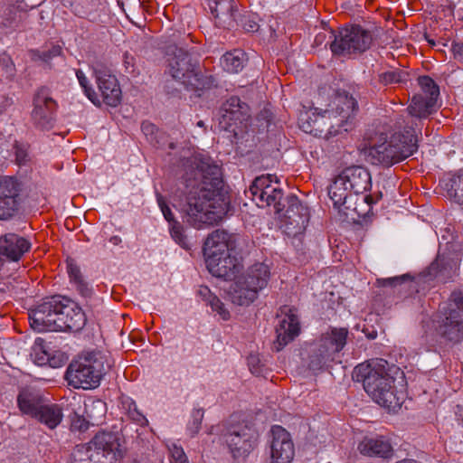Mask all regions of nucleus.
<instances>
[{
  "instance_id": "35",
  "label": "nucleus",
  "mask_w": 463,
  "mask_h": 463,
  "mask_svg": "<svg viewBox=\"0 0 463 463\" xmlns=\"http://www.w3.org/2000/svg\"><path fill=\"white\" fill-rule=\"evenodd\" d=\"M119 401L121 410L131 421L141 427H145L148 424V420L138 409L137 402L131 397L122 394Z\"/></svg>"
},
{
  "instance_id": "27",
  "label": "nucleus",
  "mask_w": 463,
  "mask_h": 463,
  "mask_svg": "<svg viewBox=\"0 0 463 463\" xmlns=\"http://www.w3.org/2000/svg\"><path fill=\"white\" fill-rule=\"evenodd\" d=\"M214 23L219 27L232 28L236 19L233 0H204Z\"/></svg>"
},
{
  "instance_id": "56",
  "label": "nucleus",
  "mask_w": 463,
  "mask_h": 463,
  "mask_svg": "<svg viewBox=\"0 0 463 463\" xmlns=\"http://www.w3.org/2000/svg\"><path fill=\"white\" fill-rule=\"evenodd\" d=\"M364 201L365 203L369 205V206H372L373 204L376 203L377 200H374L373 198L372 195H366L364 196Z\"/></svg>"
},
{
  "instance_id": "17",
  "label": "nucleus",
  "mask_w": 463,
  "mask_h": 463,
  "mask_svg": "<svg viewBox=\"0 0 463 463\" xmlns=\"http://www.w3.org/2000/svg\"><path fill=\"white\" fill-rule=\"evenodd\" d=\"M33 109L31 118L33 126L41 130L51 129L55 122L56 101L51 97L49 89L41 87L33 99Z\"/></svg>"
},
{
  "instance_id": "57",
  "label": "nucleus",
  "mask_w": 463,
  "mask_h": 463,
  "mask_svg": "<svg viewBox=\"0 0 463 463\" xmlns=\"http://www.w3.org/2000/svg\"><path fill=\"white\" fill-rule=\"evenodd\" d=\"M110 242H112L114 245H118V243L121 242V238L119 236H112L110 238Z\"/></svg>"
},
{
  "instance_id": "58",
  "label": "nucleus",
  "mask_w": 463,
  "mask_h": 463,
  "mask_svg": "<svg viewBox=\"0 0 463 463\" xmlns=\"http://www.w3.org/2000/svg\"><path fill=\"white\" fill-rule=\"evenodd\" d=\"M377 336V332L376 331H373L372 333H370L367 337L370 338V339H374L376 338Z\"/></svg>"
},
{
  "instance_id": "37",
  "label": "nucleus",
  "mask_w": 463,
  "mask_h": 463,
  "mask_svg": "<svg viewBox=\"0 0 463 463\" xmlns=\"http://www.w3.org/2000/svg\"><path fill=\"white\" fill-rule=\"evenodd\" d=\"M380 83L383 85L404 83L409 80V73L402 69H392L378 74Z\"/></svg>"
},
{
  "instance_id": "23",
  "label": "nucleus",
  "mask_w": 463,
  "mask_h": 463,
  "mask_svg": "<svg viewBox=\"0 0 463 463\" xmlns=\"http://www.w3.org/2000/svg\"><path fill=\"white\" fill-rule=\"evenodd\" d=\"M281 313L284 316L279 318V324L276 326L277 340L275 347L277 351H280L289 342L293 341L300 332V322L294 310L284 307L281 308Z\"/></svg>"
},
{
  "instance_id": "13",
  "label": "nucleus",
  "mask_w": 463,
  "mask_h": 463,
  "mask_svg": "<svg viewBox=\"0 0 463 463\" xmlns=\"http://www.w3.org/2000/svg\"><path fill=\"white\" fill-rule=\"evenodd\" d=\"M278 179L272 175H262L254 179L250 186L249 193L252 201L259 207L273 205L277 214L285 209L283 191L278 185Z\"/></svg>"
},
{
  "instance_id": "9",
  "label": "nucleus",
  "mask_w": 463,
  "mask_h": 463,
  "mask_svg": "<svg viewBox=\"0 0 463 463\" xmlns=\"http://www.w3.org/2000/svg\"><path fill=\"white\" fill-rule=\"evenodd\" d=\"M104 374L103 356L100 353L91 352L80 355L70 364L66 379L74 388L90 390L99 385Z\"/></svg>"
},
{
  "instance_id": "50",
  "label": "nucleus",
  "mask_w": 463,
  "mask_h": 463,
  "mask_svg": "<svg viewBox=\"0 0 463 463\" xmlns=\"http://www.w3.org/2000/svg\"><path fill=\"white\" fill-rule=\"evenodd\" d=\"M141 130L150 142H153L156 139V134L158 132L156 126L149 121L142 122Z\"/></svg>"
},
{
  "instance_id": "53",
  "label": "nucleus",
  "mask_w": 463,
  "mask_h": 463,
  "mask_svg": "<svg viewBox=\"0 0 463 463\" xmlns=\"http://www.w3.org/2000/svg\"><path fill=\"white\" fill-rule=\"evenodd\" d=\"M248 365L251 373L259 375L261 373V366L260 364V359L255 354H250L247 358Z\"/></svg>"
},
{
  "instance_id": "41",
  "label": "nucleus",
  "mask_w": 463,
  "mask_h": 463,
  "mask_svg": "<svg viewBox=\"0 0 463 463\" xmlns=\"http://www.w3.org/2000/svg\"><path fill=\"white\" fill-rule=\"evenodd\" d=\"M203 416L204 411L202 408L193 409L186 427V430L191 437H194L199 433Z\"/></svg>"
},
{
  "instance_id": "18",
  "label": "nucleus",
  "mask_w": 463,
  "mask_h": 463,
  "mask_svg": "<svg viewBox=\"0 0 463 463\" xmlns=\"http://www.w3.org/2000/svg\"><path fill=\"white\" fill-rule=\"evenodd\" d=\"M21 184L17 178L0 176V221L14 217L21 205Z\"/></svg>"
},
{
  "instance_id": "11",
  "label": "nucleus",
  "mask_w": 463,
  "mask_h": 463,
  "mask_svg": "<svg viewBox=\"0 0 463 463\" xmlns=\"http://www.w3.org/2000/svg\"><path fill=\"white\" fill-rule=\"evenodd\" d=\"M349 331L345 327H330L322 334L317 348L309 356L308 367L312 371H321L329 366L345 346Z\"/></svg>"
},
{
  "instance_id": "8",
  "label": "nucleus",
  "mask_w": 463,
  "mask_h": 463,
  "mask_svg": "<svg viewBox=\"0 0 463 463\" xmlns=\"http://www.w3.org/2000/svg\"><path fill=\"white\" fill-rule=\"evenodd\" d=\"M269 275V267L264 263L250 266L245 274L236 277L231 285L229 296L232 302L238 306H250L267 287Z\"/></svg>"
},
{
  "instance_id": "52",
  "label": "nucleus",
  "mask_w": 463,
  "mask_h": 463,
  "mask_svg": "<svg viewBox=\"0 0 463 463\" xmlns=\"http://www.w3.org/2000/svg\"><path fill=\"white\" fill-rule=\"evenodd\" d=\"M14 149H15V151H14L15 159H16L18 165H25L29 160V156H28V153H27V150L24 147V146L15 144Z\"/></svg>"
},
{
  "instance_id": "5",
  "label": "nucleus",
  "mask_w": 463,
  "mask_h": 463,
  "mask_svg": "<svg viewBox=\"0 0 463 463\" xmlns=\"http://www.w3.org/2000/svg\"><path fill=\"white\" fill-rule=\"evenodd\" d=\"M426 336L437 342L438 336L450 342L463 338V293L453 291L447 304L430 321L425 322Z\"/></svg>"
},
{
  "instance_id": "2",
  "label": "nucleus",
  "mask_w": 463,
  "mask_h": 463,
  "mask_svg": "<svg viewBox=\"0 0 463 463\" xmlns=\"http://www.w3.org/2000/svg\"><path fill=\"white\" fill-rule=\"evenodd\" d=\"M394 374L400 375L401 382H404V374L400 368L390 366L384 359H375L356 365L353 379L363 383L364 391L376 403L396 411L406 398V390L404 384H401L400 388L394 384Z\"/></svg>"
},
{
  "instance_id": "16",
  "label": "nucleus",
  "mask_w": 463,
  "mask_h": 463,
  "mask_svg": "<svg viewBox=\"0 0 463 463\" xmlns=\"http://www.w3.org/2000/svg\"><path fill=\"white\" fill-rule=\"evenodd\" d=\"M301 129L314 137L329 139L345 132L343 128H337L334 115L327 109L325 110L315 108L299 118Z\"/></svg>"
},
{
  "instance_id": "31",
  "label": "nucleus",
  "mask_w": 463,
  "mask_h": 463,
  "mask_svg": "<svg viewBox=\"0 0 463 463\" xmlns=\"http://www.w3.org/2000/svg\"><path fill=\"white\" fill-rule=\"evenodd\" d=\"M33 419L52 430L61 423L63 411L57 403L44 402Z\"/></svg>"
},
{
  "instance_id": "59",
  "label": "nucleus",
  "mask_w": 463,
  "mask_h": 463,
  "mask_svg": "<svg viewBox=\"0 0 463 463\" xmlns=\"http://www.w3.org/2000/svg\"><path fill=\"white\" fill-rule=\"evenodd\" d=\"M197 126L200 127V128H203L204 127V122L200 120L197 122Z\"/></svg>"
},
{
  "instance_id": "25",
  "label": "nucleus",
  "mask_w": 463,
  "mask_h": 463,
  "mask_svg": "<svg viewBox=\"0 0 463 463\" xmlns=\"http://www.w3.org/2000/svg\"><path fill=\"white\" fill-rule=\"evenodd\" d=\"M31 241L16 233H6L0 236V255L9 261H19L31 250Z\"/></svg>"
},
{
  "instance_id": "30",
  "label": "nucleus",
  "mask_w": 463,
  "mask_h": 463,
  "mask_svg": "<svg viewBox=\"0 0 463 463\" xmlns=\"http://www.w3.org/2000/svg\"><path fill=\"white\" fill-rule=\"evenodd\" d=\"M67 272L70 283L83 298H90L94 294L92 284L88 281L80 268L71 260L67 261Z\"/></svg>"
},
{
  "instance_id": "6",
  "label": "nucleus",
  "mask_w": 463,
  "mask_h": 463,
  "mask_svg": "<svg viewBox=\"0 0 463 463\" xmlns=\"http://www.w3.org/2000/svg\"><path fill=\"white\" fill-rule=\"evenodd\" d=\"M229 239L227 232L217 230L206 238L203 248L207 269L224 280L235 279L240 271V263L232 254Z\"/></svg>"
},
{
  "instance_id": "44",
  "label": "nucleus",
  "mask_w": 463,
  "mask_h": 463,
  "mask_svg": "<svg viewBox=\"0 0 463 463\" xmlns=\"http://www.w3.org/2000/svg\"><path fill=\"white\" fill-rule=\"evenodd\" d=\"M169 232L172 239L182 248H190V242L187 237L184 235V227L179 222H174L173 224L169 225Z\"/></svg>"
},
{
  "instance_id": "43",
  "label": "nucleus",
  "mask_w": 463,
  "mask_h": 463,
  "mask_svg": "<svg viewBox=\"0 0 463 463\" xmlns=\"http://www.w3.org/2000/svg\"><path fill=\"white\" fill-rule=\"evenodd\" d=\"M418 81L422 90V95L438 99L439 88L430 76H420Z\"/></svg>"
},
{
  "instance_id": "22",
  "label": "nucleus",
  "mask_w": 463,
  "mask_h": 463,
  "mask_svg": "<svg viewBox=\"0 0 463 463\" xmlns=\"http://www.w3.org/2000/svg\"><path fill=\"white\" fill-rule=\"evenodd\" d=\"M270 463H291L295 456V447L291 436L283 427L271 428Z\"/></svg>"
},
{
  "instance_id": "60",
  "label": "nucleus",
  "mask_w": 463,
  "mask_h": 463,
  "mask_svg": "<svg viewBox=\"0 0 463 463\" xmlns=\"http://www.w3.org/2000/svg\"><path fill=\"white\" fill-rule=\"evenodd\" d=\"M97 403L99 404L100 406H105V404L103 402H101L100 401H98Z\"/></svg>"
},
{
  "instance_id": "14",
  "label": "nucleus",
  "mask_w": 463,
  "mask_h": 463,
  "mask_svg": "<svg viewBox=\"0 0 463 463\" xmlns=\"http://www.w3.org/2000/svg\"><path fill=\"white\" fill-rule=\"evenodd\" d=\"M86 454L90 463H116L122 458L118 433H97L88 444Z\"/></svg>"
},
{
  "instance_id": "21",
  "label": "nucleus",
  "mask_w": 463,
  "mask_h": 463,
  "mask_svg": "<svg viewBox=\"0 0 463 463\" xmlns=\"http://www.w3.org/2000/svg\"><path fill=\"white\" fill-rule=\"evenodd\" d=\"M98 89L102 101L109 107L115 108L120 104L122 90L117 77L103 66H97L93 70Z\"/></svg>"
},
{
  "instance_id": "40",
  "label": "nucleus",
  "mask_w": 463,
  "mask_h": 463,
  "mask_svg": "<svg viewBox=\"0 0 463 463\" xmlns=\"http://www.w3.org/2000/svg\"><path fill=\"white\" fill-rule=\"evenodd\" d=\"M236 19L233 22V27L235 24L241 25L246 32L254 33L260 28L258 19L256 15L252 14H241L238 9H234Z\"/></svg>"
},
{
  "instance_id": "61",
  "label": "nucleus",
  "mask_w": 463,
  "mask_h": 463,
  "mask_svg": "<svg viewBox=\"0 0 463 463\" xmlns=\"http://www.w3.org/2000/svg\"><path fill=\"white\" fill-rule=\"evenodd\" d=\"M429 43H430V44H432V45H434V44H435L434 41H430V40H429Z\"/></svg>"
},
{
  "instance_id": "1",
  "label": "nucleus",
  "mask_w": 463,
  "mask_h": 463,
  "mask_svg": "<svg viewBox=\"0 0 463 463\" xmlns=\"http://www.w3.org/2000/svg\"><path fill=\"white\" fill-rule=\"evenodd\" d=\"M197 171L201 181L186 194L180 211L189 224L201 229L204 224H218L227 214L230 202L223 189L221 167L212 158L201 157Z\"/></svg>"
},
{
  "instance_id": "55",
  "label": "nucleus",
  "mask_w": 463,
  "mask_h": 463,
  "mask_svg": "<svg viewBox=\"0 0 463 463\" xmlns=\"http://www.w3.org/2000/svg\"><path fill=\"white\" fill-rule=\"evenodd\" d=\"M36 362L38 364H43L46 363V361L48 360V358L46 357V353H43L41 356L37 357L36 356Z\"/></svg>"
},
{
  "instance_id": "24",
  "label": "nucleus",
  "mask_w": 463,
  "mask_h": 463,
  "mask_svg": "<svg viewBox=\"0 0 463 463\" xmlns=\"http://www.w3.org/2000/svg\"><path fill=\"white\" fill-rule=\"evenodd\" d=\"M458 269V258L439 253L436 260L430 265L423 275V279L426 282L437 280L438 282L446 283L457 274Z\"/></svg>"
},
{
  "instance_id": "12",
  "label": "nucleus",
  "mask_w": 463,
  "mask_h": 463,
  "mask_svg": "<svg viewBox=\"0 0 463 463\" xmlns=\"http://www.w3.org/2000/svg\"><path fill=\"white\" fill-rule=\"evenodd\" d=\"M225 443L234 459L244 460L257 447L259 432L250 422H240L229 427Z\"/></svg>"
},
{
  "instance_id": "48",
  "label": "nucleus",
  "mask_w": 463,
  "mask_h": 463,
  "mask_svg": "<svg viewBox=\"0 0 463 463\" xmlns=\"http://www.w3.org/2000/svg\"><path fill=\"white\" fill-rule=\"evenodd\" d=\"M87 5H89L87 0H75L71 4V11L79 17H86L90 14V10Z\"/></svg>"
},
{
  "instance_id": "29",
  "label": "nucleus",
  "mask_w": 463,
  "mask_h": 463,
  "mask_svg": "<svg viewBox=\"0 0 463 463\" xmlns=\"http://www.w3.org/2000/svg\"><path fill=\"white\" fill-rule=\"evenodd\" d=\"M327 191L335 209L338 211H342V208L350 209L351 205L348 204V200L351 197L352 191L340 175H337L332 180Z\"/></svg>"
},
{
  "instance_id": "10",
  "label": "nucleus",
  "mask_w": 463,
  "mask_h": 463,
  "mask_svg": "<svg viewBox=\"0 0 463 463\" xmlns=\"http://www.w3.org/2000/svg\"><path fill=\"white\" fill-rule=\"evenodd\" d=\"M331 37L333 41L330 50L337 56L363 53L371 47L373 40L371 31L360 24H350L331 31Z\"/></svg>"
},
{
  "instance_id": "38",
  "label": "nucleus",
  "mask_w": 463,
  "mask_h": 463,
  "mask_svg": "<svg viewBox=\"0 0 463 463\" xmlns=\"http://www.w3.org/2000/svg\"><path fill=\"white\" fill-rule=\"evenodd\" d=\"M61 53L62 49L60 45H52L50 49L31 51V57L33 61H41L50 65L52 60L61 56Z\"/></svg>"
},
{
  "instance_id": "34",
  "label": "nucleus",
  "mask_w": 463,
  "mask_h": 463,
  "mask_svg": "<svg viewBox=\"0 0 463 463\" xmlns=\"http://www.w3.org/2000/svg\"><path fill=\"white\" fill-rule=\"evenodd\" d=\"M247 61V54L241 49H235L227 52L221 58V65L228 72L238 73L244 68Z\"/></svg>"
},
{
  "instance_id": "49",
  "label": "nucleus",
  "mask_w": 463,
  "mask_h": 463,
  "mask_svg": "<svg viewBox=\"0 0 463 463\" xmlns=\"http://www.w3.org/2000/svg\"><path fill=\"white\" fill-rule=\"evenodd\" d=\"M89 427L90 422L84 417L75 413L71 418V430L84 432L89 429Z\"/></svg>"
},
{
  "instance_id": "28",
  "label": "nucleus",
  "mask_w": 463,
  "mask_h": 463,
  "mask_svg": "<svg viewBox=\"0 0 463 463\" xmlns=\"http://www.w3.org/2000/svg\"><path fill=\"white\" fill-rule=\"evenodd\" d=\"M358 451L367 457L389 458L392 454L390 441L383 436L364 437L357 446Z\"/></svg>"
},
{
  "instance_id": "42",
  "label": "nucleus",
  "mask_w": 463,
  "mask_h": 463,
  "mask_svg": "<svg viewBox=\"0 0 463 463\" xmlns=\"http://www.w3.org/2000/svg\"><path fill=\"white\" fill-rule=\"evenodd\" d=\"M377 284L379 287H405L407 284L411 288L415 282L411 279V276L408 274H404L402 276L392 277V278H385V279H378Z\"/></svg>"
},
{
  "instance_id": "45",
  "label": "nucleus",
  "mask_w": 463,
  "mask_h": 463,
  "mask_svg": "<svg viewBox=\"0 0 463 463\" xmlns=\"http://www.w3.org/2000/svg\"><path fill=\"white\" fill-rule=\"evenodd\" d=\"M207 306H210L213 312L218 314L222 319L228 320L230 318V312L225 307L222 301L214 294L213 298L206 303Z\"/></svg>"
},
{
  "instance_id": "26",
  "label": "nucleus",
  "mask_w": 463,
  "mask_h": 463,
  "mask_svg": "<svg viewBox=\"0 0 463 463\" xmlns=\"http://www.w3.org/2000/svg\"><path fill=\"white\" fill-rule=\"evenodd\" d=\"M339 175L354 194H363L372 187L371 174L361 165L346 167Z\"/></svg>"
},
{
  "instance_id": "51",
  "label": "nucleus",
  "mask_w": 463,
  "mask_h": 463,
  "mask_svg": "<svg viewBox=\"0 0 463 463\" xmlns=\"http://www.w3.org/2000/svg\"><path fill=\"white\" fill-rule=\"evenodd\" d=\"M450 52L456 61L463 63V41H453L450 45Z\"/></svg>"
},
{
  "instance_id": "20",
  "label": "nucleus",
  "mask_w": 463,
  "mask_h": 463,
  "mask_svg": "<svg viewBox=\"0 0 463 463\" xmlns=\"http://www.w3.org/2000/svg\"><path fill=\"white\" fill-rule=\"evenodd\" d=\"M329 107L328 109L334 115L337 128H343V130L347 132L352 128V120L358 111L356 99L345 90L338 91Z\"/></svg>"
},
{
  "instance_id": "15",
  "label": "nucleus",
  "mask_w": 463,
  "mask_h": 463,
  "mask_svg": "<svg viewBox=\"0 0 463 463\" xmlns=\"http://www.w3.org/2000/svg\"><path fill=\"white\" fill-rule=\"evenodd\" d=\"M285 213L281 217V229L288 237L302 236L309 222L308 207L301 203L296 194H289L285 199Z\"/></svg>"
},
{
  "instance_id": "7",
  "label": "nucleus",
  "mask_w": 463,
  "mask_h": 463,
  "mask_svg": "<svg viewBox=\"0 0 463 463\" xmlns=\"http://www.w3.org/2000/svg\"><path fill=\"white\" fill-rule=\"evenodd\" d=\"M418 147L416 130L407 126L402 132L394 133L388 141L371 147L370 155L379 164L391 166L412 156Z\"/></svg>"
},
{
  "instance_id": "3",
  "label": "nucleus",
  "mask_w": 463,
  "mask_h": 463,
  "mask_svg": "<svg viewBox=\"0 0 463 463\" xmlns=\"http://www.w3.org/2000/svg\"><path fill=\"white\" fill-rule=\"evenodd\" d=\"M31 326L39 332L81 330L87 322L86 315L75 302L54 296L38 305L29 315Z\"/></svg>"
},
{
  "instance_id": "46",
  "label": "nucleus",
  "mask_w": 463,
  "mask_h": 463,
  "mask_svg": "<svg viewBox=\"0 0 463 463\" xmlns=\"http://www.w3.org/2000/svg\"><path fill=\"white\" fill-rule=\"evenodd\" d=\"M156 202L158 207L160 208L164 218L168 222L169 225L176 222L177 221L175 219L174 213H172L170 207L167 205L165 197L158 192L156 193Z\"/></svg>"
},
{
  "instance_id": "36",
  "label": "nucleus",
  "mask_w": 463,
  "mask_h": 463,
  "mask_svg": "<svg viewBox=\"0 0 463 463\" xmlns=\"http://www.w3.org/2000/svg\"><path fill=\"white\" fill-rule=\"evenodd\" d=\"M448 194L463 210V169H459L445 184Z\"/></svg>"
},
{
  "instance_id": "39",
  "label": "nucleus",
  "mask_w": 463,
  "mask_h": 463,
  "mask_svg": "<svg viewBox=\"0 0 463 463\" xmlns=\"http://www.w3.org/2000/svg\"><path fill=\"white\" fill-rule=\"evenodd\" d=\"M76 77L79 81L80 86L83 90V92L85 96L97 107H100L102 101L100 100L99 95L93 89L92 85L90 84L89 79L85 75V73L81 70H77Z\"/></svg>"
},
{
  "instance_id": "19",
  "label": "nucleus",
  "mask_w": 463,
  "mask_h": 463,
  "mask_svg": "<svg viewBox=\"0 0 463 463\" xmlns=\"http://www.w3.org/2000/svg\"><path fill=\"white\" fill-rule=\"evenodd\" d=\"M220 127L237 134V129L249 119V106L237 96L229 98L220 108Z\"/></svg>"
},
{
  "instance_id": "54",
  "label": "nucleus",
  "mask_w": 463,
  "mask_h": 463,
  "mask_svg": "<svg viewBox=\"0 0 463 463\" xmlns=\"http://www.w3.org/2000/svg\"><path fill=\"white\" fill-rule=\"evenodd\" d=\"M197 295L203 301L207 303L214 295L207 286H201L197 291Z\"/></svg>"
},
{
  "instance_id": "4",
  "label": "nucleus",
  "mask_w": 463,
  "mask_h": 463,
  "mask_svg": "<svg viewBox=\"0 0 463 463\" xmlns=\"http://www.w3.org/2000/svg\"><path fill=\"white\" fill-rule=\"evenodd\" d=\"M163 52L167 56L168 72L174 80L196 90L213 86L214 78L203 74L200 70V53L196 47H188L180 42L166 44Z\"/></svg>"
},
{
  "instance_id": "47",
  "label": "nucleus",
  "mask_w": 463,
  "mask_h": 463,
  "mask_svg": "<svg viewBox=\"0 0 463 463\" xmlns=\"http://www.w3.org/2000/svg\"><path fill=\"white\" fill-rule=\"evenodd\" d=\"M168 450L170 453L171 463H188V458L181 446L173 442L168 445Z\"/></svg>"
},
{
  "instance_id": "33",
  "label": "nucleus",
  "mask_w": 463,
  "mask_h": 463,
  "mask_svg": "<svg viewBox=\"0 0 463 463\" xmlns=\"http://www.w3.org/2000/svg\"><path fill=\"white\" fill-rule=\"evenodd\" d=\"M436 103L437 99L417 94L412 97L408 109L413 117L427 118L436 110Z\"/></svg>"
},
{
  "instance_id": "32",
  "label": "nucleus",
  "mask_w": 463,
  "mask_h": 463,
  "mask_svg": "<svg viewBox=\"0 0 463 463\" xmlns=\"http://www.w3.org/2000/svg\"><path fill=\"white\" fill-rule=\"evenodd\" d=\"M17 406L23 415L34 418L43 404L44 403L43 397L29 390H23L17 395Z\"/></svg>"
}]
</instances>
